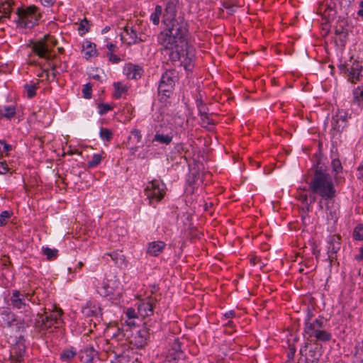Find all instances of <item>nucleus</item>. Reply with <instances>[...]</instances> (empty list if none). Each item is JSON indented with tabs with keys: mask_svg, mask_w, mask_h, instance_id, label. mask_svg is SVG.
<instances>
[{
	"mask_svg": "<svg viewBox=\"0 0 363 363\" xmlns=\"http://www.w3.org/2000/svg\"><path fill=\"white\" fill-rule=\"evenodd\" d=\"M123 73L130 79H138L141 77L143 69L138 65L128 63L124 66Z\"/></svg>",
	"mask_w": 363,
	"mask_h": 363,
	"instance_id": "nucleus-16",
	"label": "nucleus"
},
{
	"mask_svg": "<svg viewBox=\"0 0 363 363\" xmlns=\"http://www.w3.org/2000/svg\"><path fill=\"white\" fill-rule=\"evenodd\" d=\"M308 190L313 194L318 195L321 200L329 201L336 195V191L333 180L328 173L321 169H316L312 178Z\"/></svg>",
	"mask_w": 363,
	"mask_h": 363,
	"instance_id": "nucleus-3",
	"label": "nucleus"
},
{
	"mask_svg": "<svg viewBox=\"0 0 363 363\" xmlns=\"http://www.w3.org/2000/svg\"><path fill=\"white\" fill-rule=\"evenodd\" d=\"M162 6L160 5H157L155 6L154 12H152L150 15V21L155 26L159 25L160 17L162 13Z\"/></svg>",
	"mask_w": 363,
	"mask_h": 363,
	"instance_id": "nucleus-31",
	"label": "nucleus"
},
{
	"mask_svg": "<svg viewBox=\"0 0 363 363\" xmlns=\"http://www.w3.org/2000/svg\"><path fill=\"white\" fill-rule=\"evenodd\" d=\"M166 247V243L163 241L157 240L148 243L147 247V253L152 257L159 256Z\"/></svg>",
	"mask_w": 363,
	"mask_h": 363,
	"instance_id": "nucleus-17",
	"label": "nucleus"
},
{
	"mask_svg": "<svg viewBox=\"0 0 363 363\" xmlns=\"http://www.w3.org/2000/svg\"><path fill=\"white\" fill-rule=\"evenodd\" d=\"M24 359L18 357H11L10 354V362L11 363H21Z\"/></svg>",
	"mask_w": 363,
	"mask_h": 363,
	"instance_id": "nucleus-63",
	"label": "nucleus"
},
{
	"mask_svg": "<svg viewBox=\"0 0 363 363\" xmlns=\"http://www.w3.org/2000/svg\"><path fill=\"white\" fill-rule=\"evenodd\" d=\"M113 87L115 89L114 97L116 99H119L121 97L122 94L127 91V86L123 84L121 82H115L113 84Z\"/></svg>",
	"mask_w": 363,
	"mask_h": 363,
	"instance_id": "nucleus-35",
	"label": "nucleus"
},
{
	"mask_svg": "<svg viewBox=\"0 0 363 363\" xmlns=\"http://www.w3.org/2000/svg\"><path fill=\"white\" fill-rule=\"evenodd\" d=\"M150 337V331L142 328L137 331L131 342L137 348H142L147 344Z\"/></svg>",
	"mask_w": 363,
	"mask_h": 363,
	"instance_id": "nucleus-15",
	"label": "nucleus"
},
{
	"mask_svg": "<svg viewBox=\"0 0 363 363\" xmlns=\"http://www.w3.org/2000/svg\"><path fill=\"white\" fill-rule=\"evenodd\" d=\"M82 93L85 99H90L91 97V86L90 84L84 85Z\"/></svg>",
	"mask_w": 363,
	"mask_h": 363,
	"instance_id": "nucleus-49",
	"label": "nucleus"
},
{
	"mask_svg": "<svg viewBox=\"0 0 363 363\" xmlns=\"http://www.w3.org/2000/svg\"><path fill=\"white\" fill-rule=\"evenodd\" d=\"M177 80L178 72L175 69H168L162 74L158 86L160 101H166L170 97Z\"/></svg>",
	"mask_w": 363,
	"mask_h": 363,
	"instance_id": "nucleus-5",
	"label": "nucleus"
},
{
	"mask_svg": "<svg viewBox=\"0 0 363 363\" xmlns=\"http://www.w3.org/2000/svg\"><path fill=\"white\" fill-rule=\"evenodd\" d=\"M11 213L8 211H4L0 214V226H4L6 224L7 220L11 217Z\"/></svg>",
	"mask_w": 363,
	"mask_h": 363,
	"instance_id": "nucleus-46",
	"label": "nucleus"
},
{
	"mask_svg": "<svg viewBox=\"0 0 363 363\" xmlns=\"http://www.w3.org/2000/svg\"><path fill=\"white\" fill-rule=\"evenodd\" d=\"M13 4V1L12 0H6L0 3V13H2L0 16V21L10 17Z\"/></svg>",
	"mask_w": 363,
	"mask_h": 363,
	"instance_id": "nucleus-22",
	"label": "nucleus"
},
{
	"mask_svg": "<svg viewBox=\"0 0 363 363\" xmlns=\"http://www.w3.org/2000/svg\"><path fill=\"white\" fill-rule=\"evenodd\" d=\"M333 169L335 172L339 173L342 171V167L339 159H334L332 161Z\"/></svg>",
	"mask_w": 363,
	"mask_h": 363,
	"instance_id": "nucleus-48",
	"label": "nucleus"
},
{
	"mask_svg": "<svg viewBox=\"0 0 363 363\" xmlns=\"http://www.w3.org/2000/svg\"><path fill=\"white\" fill-rule=\"evenodd\" d=\"M173 139V133L172 130L165 133L163 130H158L152 139V142H157L160 144L169 145Z\"/></svg>",
	"mask_w": 363,
	"mask_h": 363,
	"instance_id": "nucleus-19",
	"label": "nucleus"
},
{
	"mask_svg": "<svg viewBox=\"0 0 363 363\" xmlns=\"http://www.w3.org/2000/svg\"><path fill=\"white\" fill-rule=\"evenodd\" d=\"M335 33L336 35H342L344 37H345L347 34V30L344 28L343 26L341 24L335 27Z\"/></svg>",
	"mask_w": 363,
	"mask_h": 363,
	"instance_id": "nucleus-51",
	"label": "nucleus"
},
{
	"mask_svg": "<svg viewBox=\"0 0 363 363\" xmlns=\"http://www.w3.org/2000/svg\"><path fill=\"white\" fill-rule=\"evenodd\" d=\"M97 356V351L93 346H88L81 352V361L82 363H93L94 357Z\"/></svg>",
	"mask_w": 363,
	"mask_h": 363,
	"instance_id": "nucleus-21",
	"label": "nucleus"
},
{
	"mask_svg": "<svg viewBox=\"0 0 363 363\" xmlns=\"http://www.w3.org/2000/svg\"><path fill=\"white\" fill-rule=\"evenodd\" d=\"M34 292H25L15 289L11 291L9 298L10 306L13 310L23 313L26 318L33 319L34 313L29 303H34Z\"/></svg>",
	"mask_w": 363,
	"mask_h": 363,
	"instance_id": "nucleus-4",
	"label": "nucleus"
},
{
	"mask_svg": "<svg viewBox=\"0 0 363 363\" xmlns=\"http://www.w3.org/2000/svg\"><path fill=\"white\" fill-rule=\"evenodd\" d=\"M0 145H2L1 152L8 153L12 150V146L5 142V140H0Z\"/></svg>",
	"mask_w": 363,
	"mask_h": 363,
	"instance_id": "nucleus-54",
	"label": "nucleus"
},
{
	"mask_svg": "<svg viewBox=\"0 0 363 363\" xmlns=\"http://www.w3.org/2000/svg\"><path fill=\"white\" fill-rule=\"evenodd\" d=\"M57 44V41L53 36L47 35L43 39L35 42L32 48L40 57L50 60L55 57V55L52 54V50Z\"/></svg>",
	"mask_w": 363,
	"mask_h": 363,
	"instance_id": "nucleus-7",
	"label": "nucleus"
},
{
	"mask_svg": "<svg viewBox=\"0 0 363 363\" xmlns=\"http://www.w3.org/2000/svg\"><path fill=\"white\" fill-rule=\"evenodd\" d=\"M107 255L110 256L111 259L118 267H123L126 266L125 257L121 252L113 251L108 253Z\"/></svg>",
	"mask_w": 363,
	"mask_h": 363,
	"instance_id": "nucleus-25",
	"label": "nucleus"
},
{
	"mask_svg": "<svg viewBox=\"0 0 363 363\" xmlns=\"http://www.w3.org/2000/svg\"><path fill=\"white\" fill-rule=\"evenodd\" d=\"M9 171V168L6 160L2 156H0V174H4Z\"/></svg>",
	"mask_w": 363,
	"mask_h": 363,
	"instance_id": "nucleus-47",
	"label": "nucleus"
},
{
	"mask_svg": "<svg viewBox=\"0 0 363 363\" xmlns=\"http://www.w3.org/2000/svg\"><path fill=\"white\" fill-rule=\"evenodd\" d=\"M353 237L357 240H363V225L359 224L356 226L353 232Z\"/></svg>",
	"mask_w": 363,
	"mask_h": 363,
	"instance_id": "nucleus-41",
	"label": "nucleus"
},
{
	"mask_svg": "<svg viewBox=\"0 0 363 363\" xmlns=\"http://www.w3.org/2000/svg\"><path fill=\"white\" fill-rule=\"evenodd\" d=\"M99 308L91 304H87L82 308V312L86 316H94L98 314Z\"/></svg>",
	"mask_w": 363,
	"mask_h": 363,
	"instance_id": "nucleus-33",
	"label": "nucleus"
},
{
	"mask_svg": "<svg viewBox=\"0 0 363 363\" xmlns=\"http://www.w3.org/2000/svg\"><path fill=\"white\" fill-rule=\"evenodd\" d=\"M56 0H40L41 4L46 7L52 6Z\"/></svg>",
	"mask_w": 363,
	"mask_h": 363,
	"instance_id": "nucleus-58",
	"label": "nucleus"
},
{
	"mask_svg": "<svg viewBox=\"0 0 363 363\" xmlns=\"http://www.w3.org/2000/svg\"><path fill=\"white\" fill-rule=\"evenodd\" d=\"M339 69L341 72L347 74L348 81L352 83H356L362 77L361 72L363 67L357 60H353L352 57L345 64L340 65Z\"/></svg>",
	"mask_w": 363,
	"mask_h": 363,
	"instance_id": "nucleus-10",
	"label": "nucleus"
},
{
	"mask_svg": "<svg viewBox=\"0 0 363 363\" xmlns=\"http://www.w3.org/2000/svg\"><path fill=\"white\" fill-rule=\"evenodd\" d=\"M353 103L363 108V89L358 86L353 91Z\"/></svg>",
	"mask_w": 363,
	"mask_h": 363,
	"instance_id": "nucleus-27",
	"label": "nucleus"
},
{
	"mask_svg": "<svg viewBox=\"0 0 363 363\" xmlns=\"http://www.w3.org/2000/svg\"><path fill=\"white\" fill-rule=\"evenodd\" d=\"M169 56V60L173 62L179 61L186 70H191L194 67V52L188 45L181 52L171 51Z\"/></svg>",
	"mask_w": 363,
	"mask_h": 363,
	"instance_id": "nucleus-8",
	"label": "nucleus"
},
{
	"mask_svg": "<svg viewBox=\"0 0 363 363\" xmlns=\"http://www.w3.org/2000/svg\"><path fill=\"white\" fill-rule=\"evenodd\" d=\"M129 140H134L136 143H139L142 140V134L140 130L133 129L130 132V135L129 136Z\"/></svg>",
	"mask_w": 363,
	"mask_h": 363,
	"instance_id": "nucleus-43",
	"label": "nucleus"
},
{
	"mask_svg": "<svg viewBox=\"0 0 363 363\" xmlns=\"http://www.w3.org/2000/svg\"><path fill=\"white\" fill-rule=\"evenodd\" d=\"M83 48L84 49V55L86 58L94 57L96 54V50L95 49V44L90 41H86Z\"/></svg>",
	"mask_w": 363,
	"mask_h": 363,
	"instance_id": "nucleus-29",
	"label": "nucleus"
},
{
	"mask_svg": "<svg viewBox=\"0 0 363 363\" xmlns=\"http://www.w3.org/2000/svg\"><path fill=\"white\" fill-rule=\"evenodd\" d=\"M313 323L320 330H323L324 328V318L322 317L315 319Z\"/></svg>",
	"mask_w": 363,
	"mask_h": 363,
	"instance_id": "nucleus-57",
	"label": "nucleus"
},
{
	"mask_svg": "<svg viewBox=\"0 0 363 363\" xmlns=\"http://www.w3.org/2000/svg\"><path fill=\"white\" fill-rule=\"evenodd\" d=\"M58 251L55 249L52 250L49 247L43 249V253L48 259H52L57 257Z\"/></svg>",
	"mask_w": 363,
	"mask_h": 363,
	"instance_id": "nucleus-44",
	"label": "nucleus"
},
{
	"mask_svg": "<svg viewBox=\"0 0 363 363\" xmlns=\"http://www.w3.org/2000/svg\"><path fill=\"white\" fill-rule=\"evenodd\" d=\"M299 199H300L303 203H305L308 204V206H309L310 204H311V203H314V202H315V196H310V202H309V203H308V196H307L306 194H302V195H301V196H300Z\"/></svg>",
	"mask_w": 363,
	"mask_h": 363,
	"instance_id": "nucleus-53",
	"label": "nucleus"
},
{
	"mask_svg": "<svg viewBox=\"0 0 363 363\" xmlns=\"http://www.w3.org/2000/svg\"><path fill=\"white\" fill-rule=\"evenodd\" d=\"M359 6L361 7V9L358 11V15L363 17V1L359 3Z\"/></svg>",
	"mask_w": 363,
	"mask_h": 363,
	"instance_id": "nucleus-64",
	"label": "nucleus"
},
{
	"mask_svg": "<svg viewBox=\"0 0 363 363\" xmlns=\"http://www.w3.org/2000/svg\"><path fill=\"white\" fill-rule=\"evenodd\" d=\"M18 26L21 28H33L38 23L41 17L39 9L35 6H30L26 9H18Z\"/></svg>",
	"mask_w": 363,
	"mask_h": 363,
	"instance_id": "nucleus-6",
	"label": "nucleus"
},
{
	"mask_svg": "<svg viewBox=\"0 0 363 363\" xmlns=\"http://www.w3.org/2000/svg\"><path fill=\"white\" fill-rule=\"evenodd\" d=\"M26 354V346L21 341L18 342L11 349L10 354L11 357L24 359Z\"/></svg>",
	"mask_w": 363,
	"mask_h": 363,
	"instance_id": "nucleus-24",
	"label": "nucleus"
},
{
	"mask_svg": "<svg viewBox=\"0 0 363 363\" xmlns=\"http://www.w3.org/2000/svg\"><path fill=\"white\" fill-rule=\"evenodd\" d=\"M181 0H165V9L162 16V22L164 25H169L184 20L183 18H176L177 11L181 9Z\"/></svg>",
	"mask_w": 363,
	"mask_h": 363,
	"instance_id": "nucleus-11",
	"label": "nucleus"
},
{
	"mask_svg": "<svg viewBox=\"0 0 363 363\" xmlns=\"http://www.w3.org/2000/svg\"><path fill=\"white\" fill-rule=\"evenodd\" d=\"M339 217L338 208H330L327 206V219L328 221L335 223L337 222Z\"/></svg>",
	"mask_w": 363,
	"mask_h": 363,
	"instance_id": "nucleus-34",
	"label": "nucleus"
},
{
	"mask_svg": "<svg viewBox=\"0 0 363 363\" xmlns=\"http://www.w3.org/2000/svg\"><path fill=\"white\" fill-rule=\"evenodd\" d=\"M99 135L101 140L109 142L113 138L112 132L106 128H101L99 131Z\"/></svg>",
	"mask_w": 363,
	"mask_h": 363,
	"instance_id": "nucleus-38",
	"label": "nucleus"
},
{
	"mask_svg": "<svg viewBox=\"0 0 363 363\" xmlns=\"http://www.w3.org/2000/svg\"><path fill=\"white\" fill-rule=\"evenodd\" d=\"M225 319L233 318L235 316V312L234 311H229L223 315Z\"/></svg>",
	"mask_w": 363,
	"mask_h": 363,
	"instance_id": "nucleus-61",
	"label": "nucleus"
},
{
	"mask_svg": "<svg viewBox=\"0 0 363 363\" xmlns=\"http://www.w3.org/2000/svg\"><path fill=\"white\" fill-rule=\"evenodd\" d=\"M121 283L117 279H110L103 281L97 286L96 291L101 296L113 298L120 294Z\"/></svg>",
	"mask_w": 363,
	"mask_h": 363,
	"instance_id": "nucleus-12",
	"label": "nucleus"
},
{
	"mask_svg": "<svg viewBox=\"0 0 363 363\" xmlns=\"http://www.w3.org/2000/svg\"><path fill=\"white\" fill-rule=\"evenodd\" d=\"M341 238L337 235H333L328 238V255L330 259L335 257L337 252L341 247Z\"/></svg>",
	"mask_w": 363,
	"mask_h": 363,
	"instance_id": "nucleus-14",
	"label": "nucleus"
},
{
	"mask_svg": "<svg viewBox=\"0 0 363 363\" xmlns=\"http://www.w3.org/2000/svg\"><path fill=\"white\" fill-rule=\"evenodd\" d=\"M43 313L38 312L35 321L33 319H18L16 315L9 309H4L0 313L4 328L11 329L16 333L23 332L26 328L32 324L34 328L39 330H47L52 326L55 328H60L63 323L62 319V311L61 309L55 308L47 311L43 308Z\"/></svg>",
	"mask_w": 363,
	"mask_h": 363,
	"instance_id": "nucleus-1",
	"label": "nucleus"
},
{
	"mask_svg": "<svg viewBox=\"0 0 363 363\" xmlns=\"http://www.w3.org/2000/svg\"><path fill=\"white\" fill-rule=\"evenodd\" d=\"M16 113V106H0V118H6L11 120Z\"/></svg>",
	"mask_w": 363,
	"mask_h": 363,
	"instance_id": "nucleus-23",
	"label": "nucleus"
},
{
	"mask_svg": "<svg viewBox=\"0 0 363 363\" xmlns=\"http://www.w3.org/2000/svg\"><path fill=\"white\" fill-rule=\"evenodd\" d=\"M315 338L319 341L328 342L331 340L332 335L325 330H320L315 336Z\"/></svg>",
	"mask_w": 363,
	"mask_h": 363,
	"instance_id": "nucleus-36",
	"label": "nucleus"
},
{
	"mask_svg": "<svg viewBox=\"0 0 363 363\" xmlns=\"http://www.w3.org/2000/svg\"><path fill=\"white\" fill-rule=\"evenodd\" d=\"M166 28L157 36V42L164 50L182 51L187 45L188 24L184 20L164 25Z\"/></svg>",
	"mask_w": 363,
	"mask_h": 363,
	"instance_id": "nucleus-2",
	"label": "nucleus"
},
{
	"mask_svg": "<svg viewBox=\"0 0 363 363\" xmlns=\"http://www.w3.org/2000/svg\"><path fill=\"white\" fill-rule=\"evenodd\" d=\"M125 315L129 320L134 319L136 318V312L135 309L129 308L127 309Z\"/></svg>",
	"mask_w": 363,
	"mask_h": 363,
	"instance_id": "nucleus-56",
	"label": "nucleus"
},
{
	"mask_svg": "<svg viewBox=\"0 0 363 363\" xmlns=\"http://www.w3.org/2000/svg\"><path fill=\"white\" fill-rule=\"evenodd\" d=\"M183 357L180 342L178 338H174L171 343V348L167 356L169 363H179L178 360Z\"/></svg>",
	"mask_w": 363,
	"mask_h": 363,
	"instance_id": "nucleus-13",
	"label": "nucleus"
},
{
	"mask_svg": "<svg viewBox=\"0 0 363 363\" xmlns=\"http://www.w3.org/2000/svg\"><path fill=\"white\" fill-rule=\"evenodd\" d=\"M320 329L314 324L313 322L305 323L304 333L309 337H315Z\"/></svg>",
	"mask_w": 363,
	"mask_h": 363,
	"instance_id": "nucleus-28",
	"label": "nucleus"
},
{
	"mask_svg": "<svg viewBox=\"0 0 363 363\" xmlns=\"http://www.w3.org/2000/svg\"><path fill=\"white\" fill-rule=\"evenodd\" d=\"M75 355L76 351L72 348L64 350L60 354V358L63 361H70L75 357Z\"/></svg>",
	"mask_w": 363,
	"mask_h": 363,
	"instance_id": "nucleus-37",
	"label": "nucleus"
},
{
	"mask_svg": "<svg viewBox=\"0 0 363 363\" xmlns=\"http://www.w3.org/2000/svg\"><path fill=\"white\" fill-rule=\"evenodd\" d=\"M143 328L150 331V335H151L160 330V325L157 320L149 319L143 323Z\"/></svg>",
	"mask_w": 363,
	"mask_h": 363,
	"instance_id": "nucleus-26",
	"label": "nucleus"
},
{
	"mask_svg": "<svg viewBox=\"0 0 363 363\" xmlns=\"http://www.w3.org/2000/svg\"><path fill=\"white\" fill-rule=\"evenodd\" d=\"M145 193L149 203L155 207L154 203L160 201L164 197L165 184L160 180L154 179L148 183L145 189Z\"/></svg>",
	"mask_w": 363,
	"mask_h": 363,
	"instance_id": "nucleus-9",
	"label": "nucleus"
},
{
	"mask_svg": "<svg viewBox=\"0 0 363 363\" xmlns=\"http://www.w3.org/2000/svg\"><path fill=\"white\" fill-rule=\"evenodd\" d=\"M354 259L358 262L363 260V246L359 248V253L354 256Z\"/></svg>",
	"mask_w": 363,
	"mask_h": 363,
	"instance_id": "nucleus-59",
	"label": "nucleus"
},
{
	"mask_svg": "<svg viewBox=\"0 0 363 363\" xmlns=\"http://www.w3.org/2000/svg\"><path fill=\"white\" fill-rule=\"evenodd\" d=\"M335 116L340 119L341 124L335 125V131L340 132L343 130L347 124V115L342 111H339Z\"/></svg>",
	"mask_w": 363,
	"mask_h": 363,
	"instance_id": "nucleus-32",
	"label": "nucleus"
},
{
	"mask_svg": "<svg viewBox=\"0 0 363 363\" xmlns=\"http://www.w3.org/2000/svg\"><path fill=\"white\" fill-rule=\"evenodd\" d=\"M200 117H201V124L202 127L208 128V125H214V122H213V119L211 118L210 114H207V115L200 116Z\"/></svg>",
	"mask_w": 363,
	"mask_h": 363,
	"instance_id": "nucleus-42",
	"label": "nucleus"
},
{
	"mask_svg": "<svg viewBox=\"0 0 363 363\" xmlns=\"http://www.w3.org/2000/svg\"><path fill=\"white\" fill-rule=\"evenodd\" d=\"M331 123H332L333 129L334 130H335V125L341 124V123H340V119H338L336 116H333V117L332 118Z\"/></svg>",
	"mask_w": 363,
	"mask_h": 363,
	"instance_id": "nucleus-62",
	"label": "nucleus"
},
{
	"mask_svg": "<svg viewBox=\"0 0 363 363\" xmlns=\"http://www.w3.org/2000/svg\"><path fill=\"white\" fill-rule=\"evenodd\" d=\"M174 151L178 154H182V152H186L187 150H186L184 145L183 143H179L175 145Z\"/></svg>",
	"mask_w": 363,
	"mask_h": 363,
	"instance_id": "nucleus-52",
	"label": "nucleus"
},
{
	"mask_svg": "<svg viewBox=\"0 0 363 363\" xmlns=\"http://www.w3.org/2000/svg\"><path fill=\"white\" fill-rule=\"evenodd\" d=\"M123 33L128 38H125V35H123L121 38L124 40L128 45H134L142 41L140 38L138 37L136 30L132 27L125 26Z\"/></svg>",
	"mask_w": 363,
	"mask_h": 363,
	"instance_id": "nucleus-18",
	"label": "nucleus"
},
{
	"mask_svg": "<svg viewBox=\"0 0 363 363\" xmlns=\"http://www.w3.org/2000/svg\"><path fill=\"white\" fill-rule=\"evenodd\" d=\"M107 56L109 61H111L112 63L117 64L121 61V58L112 52L107 53Z\"/></svg>",
	"mask_w": 363,
	"mask_h": 363,
	"instance_id": "nucleus-55",
	"label": "nucleus"
},
{
	"mask_svg": "<svg viewBox=\"0 0 363 363\" xmlns=\"http://www.w3.org/2000/svg\"><path fill=\"white\" fill-rule=\"evenodd\" d=\"M153 301V299L150 298L147 301L140 303L138 307V313L143 317L152 315L154 312Z\"/></svg>",
	"mask_w": 363,
	"mask_h": 363,
	"instance_id": "nucleus-20",
	"label": "nucleus"
},
{
	"mask_svg": "<svg viewBox=\"0 0 363 363\" xmlns=\"http://www.w3.org/2000/svg\"><path fill=\"white\" fill-rule=\"evenodd\" d=\"M196 106H197L200 116H203L208 114V108L206 106V105L203 103V101L201 100L196 101Z\"/></svg>",
	"mask_w": 363,
	"mask_h": 363,
	"instance_id": "nucleus-45",
	"label": "nucleus"
},
{
	"mask_svg": "<svg viewBox=\"0 0 363 363\" xmlns=\"http://www.w3.org/2000/svg\"><path fill=\"white\" fill-rule=\"evenodd\" d=\"M102 160V157L100 154H94L92 158L88 162L87 164L89 167H95L99 165Z\"/></svg>",
	"mask_w": 363,
	"mask_h": 363,
	"instance_id": "nucleus-40",
	"label": "nucleus"
},
{
	"mask_svg": "<svg viewBox=\"0 0 363 363\" xmlns=\"http://www.w3.org/2000/svg\"><path fill=\"white\" fill-rule=\"evenodd\" d=\"M111 109V107L108 104H99V113L100 115H104L108 111Z\"/></svg>",
	"mask_w": 363,
	"mask_h": 363,
	"instance_id": "nucleus-50",
	"label": "nucleus"
},
{
	"mask_svg": "<svg viewBox=\"0 0 363 363\" xmlns=\"http://www.w3.org/2000/svg\"><path fill=\"white\" fill-rule=\"evenodd\" d=\"M78 31L80 35H84L89 32V21L86 18H84L79 23Z\"/></svg>",
	"mask_w": 363,
	"mask_h": 363,
	"instance_id": "nucleus-39",
	"label": "nucleus"
},
{
	"mask_svg": "<svg viewBox=\"0 0 363 363\" xmlns=\"http://www.w3.org/2000/svg\"><path fill=\"white\" fill-rule=\"evenodd\" d=\"M38 82H30L24 85L28 98L31 99L36 94L35 90L38 88Z\"/></svg>",
	"mask_w": 363,
	"mask_h": 363,
	"instance_id": "nucleus-30",
	"label": "nucleus"
},
{
	"mask_svg": "<svg viewBox=\"0 0 363 363\" xmlns=\"http://www.w3.org/2000/svg\"><path fill=\"white\" fill-rule=\"evenodd\" d=\"M124 336L125 334L123 333V330H121L120 328L118 329V333L113 335V337L118 338V340H121L123 337H124Z\"/></svg>",
	"mask_w": 363,
	"mask_h": 363,
	"instance_id": "nucleus-60",
	"label": "nucleus"
}]
</instances>
